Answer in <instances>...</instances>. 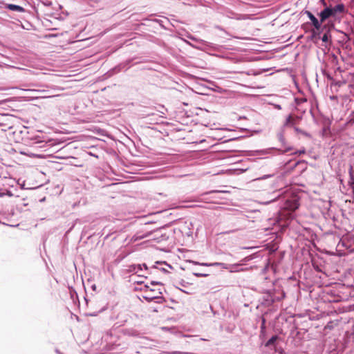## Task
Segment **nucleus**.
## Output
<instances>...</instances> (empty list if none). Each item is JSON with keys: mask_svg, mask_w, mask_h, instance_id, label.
Returning a JSON list of instances; mask_svg holds the SVG:
<instances>
[{"mask_svg": "<svg viewBox=\"0 0 354 354\" xmlns=\"http://www.w3.org/2000/svg\"><path fill=\"white\" fill-rule=\"evenodd\" d=\"M325 8L318 13V16L319 19H322V21L324 22L330 17H335L334 12L332 10V6H327L324 0H320Z\"/></svg>", "mask_w": 354, "mask_h": 354, "instance_id": "1", "label": "nucleus"}, {"mask_svg": "<svg viewBox=\"0 0 354 354\" xmlns=\"http://www.w3.org/2000/svg\"><path fill=\"white\" fill-rule=\"evenodd\" d=\"M160 295H145L143 296V298L147 301H152L153 300H156V302L158 303V304H162L165 299L164 297L160 296Z\"/></svg>", "mask_w": 354, "mask_h": 354, "instance_id": "2", "label": "nucleus"}, {"mask_svg": "<svg viewBox=\"0 0 354 354\" xmlns=\"http://www.w3.org/2000/svg\"><path fill=\"white\" fill-rule=\"evenodd\" d=\"M189 263H193L194 265H200L203 266H221V268L224 269H227L228 266L226 265V263H199L195 261L190 260L189 261Z\"/></svg>", "mask_w": 354, "mask_h": 354, "instance_id": "3", "label": "nucleus"}, {"mask_svg": "<svg viewBox=\"0 0 354 354\" xmlns=\"http://www.w3.org/2000/svg\"><path fill=\"white\" fill-rule=\"evenodd\" d=\"M262 304L266 306H270L273 304V299L271 297V292H268L262 297Z\"/></svg>", "mask_w": 354, "mask_h": 354, "instance_id": "4", "label": "nucleus"}, {"mask_svg": "<svg viewBox=\"0 0 354 354\" xmlns=\"http://www.w3.org/2000/svg\"><path fill=\"white\" fill-rule=\"evenodd\" d=\"M332 10L336 17L338 13H343L345 12V6L343 3H338L334 7H332Z\"/></svg>", "mask_w": 354, "mask_h": 354, "instance_id": "5", "label": "nucleus"}, {"mask_svg": "<svg viewBox=\"0 0 354 354\" xmlns=\"http://www.w3.org/2000/svg\"><path fill=\"white\" fill-rule=\"evenodd\" d=\"M6 8L9 9L10 10L19 12H23L25 11V9L23 7L15 4H6Z\"/></svg>", "mask_w": 354, "mask_h": 354, "instance_id": "6", "label": "nucleus"}, {"mask_svg": "<svg viewBox=\"0 0 354 354\" xmlns=\"http://www.w3.org/2000/svg\"><path fill=\"white\" fill-rule=\"evenodd\" d=\"M271 297L273 299V304L276 301H279L281 299H283L285 297V292H281L280 293L277 295V293L275 292H271Z\"/></svg>", "mask_w": 354, "mask_h": 354, "instance_id": "7", "label": "nucleus"}, {"mask_svg": "<svg viewBox=\"0 0 354 354\" xmlns=\"http://www.w3.org/2000/svg\"><path fill=\"white\" fill-rule=\"evenodd\" d=\"M311 21V23H312V25L314 26V28L319 30L322 28V23H324L323 21H322V19H320L319 20H318L315 16L313 17V18H312L310 19Z\"/></svg>", "mask_w": 354, "mask_h": 354, "instance_id": "8", "label": "nucleus"}, {"mask_svg": "<svg viewBox=\"0 0 354 354\" xmlns=\"http://www.w3.org/2000/svg\"><path fill=\"white\" fill-rule=\"evenodd\" d=\"M278 338H279V337L277 335L272 336L268 340V342L265 344V346L266 347H272V346L274 347L275 342L278 339Z\"/></svg>", "mask_w": 354, "mask_h": 354, "instance_id": "9", "label": "nucleus"}, {"mask_svg": "<svg viewBox=\"0 0 354 354\" xmlns=\"http://www.w3.org/2000/svg\"><path fill=\"white\" fill-rule=\"evenodd\" d=\"M349 174H350V180L348 181V184L352 189V192L354 194V176L353 174V168L351 167L349 169Z\"/></svg>", "mask_w": 354, "mask_h": 354, "instance_id": "10", "label": "nucleus"}, {"mask_svg": "<svg viewBox=\"0 0 354 354\" xmlns=\"http://www.w3.org/2000/svg\"><path fill=\"white\" fill-rule=\"evenodd\" d=\"M228 266L227 270H230V272H239L241 270H243V269H239V267L241 264L235 263V264H226Z\"/></svg>", "mask_w": 354, "mask_h": 354, "instance_id": "11", "label": "nucleus"}, {"mask_svg": "<svg viewBox=\"0 0 354 354\" xmlns=\"http://www.w3.org/2000/svg\"><path fill=\"white\" fill-rule=\"evenodd\" d=\"M294 123H295V120L294 119L292 118V115H289L287 118H286V122L283 126V129H284L285 127H288V126H293L294 125Z\"/></svg>", "mask_w": 354, "mask_h": 354, "instance_id": "12", "label": "nucleus"}, {"mask_svg": "<svg viewBox=\"0 0 354 354\" xmlns=\"http://www.w3.org/2000/svg\"><path fill=\"white\" fill-rule=\"evenodd\" d=\"M162 295V289L160 288H151L149 290V292L147 295Z\"/></svg>", "mask_w": 354, "mask_h": 354, "instance_id": "13", "label": "nucleus"}, {"mask_svg": "<svg viewBox=\"0 0 354 354\" xmlns=\"http://www.w3.org/2000/svg\"><path fill=\"white\" fill-rule=\"evenodd\" d=\"M277 138H278L279 141L281 143L282 146H285L286 140H285V138H284V135H283V128L281 130V131H279L277 133Z\"/></svg>", "mask_w": 354, "mask_h": 354, "instance_id": "14", "label": "nucleus"}, {"mask_svg": "<svg viewBox=\"0 0 354 354\" xmlns=\"http://www.w3.org/2000/svg\"><path fill=\"white\" fill-rule=\"evenodd\" d=\"M335 28V24L333 21H329L326 24L324 25L322 30L327 29L328 32H330V30Z\"/></svg>", "mask_w": 354, "mask_h": 354, "instance_id": "15", "label": "nucleus"}, {"mask_svg": "<svg viewBox=\"0 0 354 354\" xmlns=\"http://www.w3.org/2000/svg\"><path fill=\"white\" fill-rule=\"evenodd\" d=\"M226 16L231 19H241V17H238V15L232 12V11H227L226 12Z\"/></svg>", "mask_w": 354, "mask_h": 354, "instance_id": "16", "label": "nucleus"}, {"mask_svg": "<svg viewBox=\"0 0 354 354\" xmlns=\"http://www.w3.org/2000/svg\"><path fill=\"white\" fill-rule=\"evenodd\" d=\"M330 37H331V36H330V32H326L323 35V36H322V41H323V42L326 43V42H328V41H329V39H330Z\"/></svg>", "mask_w": 354, "mask_h": 354, "instance_id": "17", "label": "nucleus"}, {"mask_svg": "<svg viewBox=\"0 0 354 354\" xmlns=\"http://www.w3.org/2000/svg\"><path fill=\"white\" fill-rule=\"evenodd\" d=\"M150 234H151V232L147 233L146 234H144V235H138V234H136V235L134 236V239H135V241L141 240L142 239L148 237Z\"/></svg>", "mask_w": 354, "mask_h": 354, "instance_id": "18", "label": "nucleus"}, {"mask_svg": "<svg viewBox=\"0 0 354 354\" xmlns=\"http://www.w3.org/2000/svg\"><path fill=\"white\" fill-rule=\"evenodd\" d=\"M266 319L264 317H262L261 319V333H263L266 330Z\"/></svg>", "mask_w": 354, "mask_h": 354, "instance_id": "19", "label": "nucleus"}, {"mask_svg": "<svg viewBox=\"0 0 354 354\" xmlns=\"http://www.w3.org/2000/svg\"><path fill=\"white\" fill-rule=\"evenodd\" d=\"M305 15L308 16L310 20L315 17V15L309 10H305L304 12Z\"/></svg>", "mask_w": 354, "mask_h": 354, "instance_id": "20", "label": "nucleus"}, {"mask_svg": "<svg viewBox=\"0 0 354 354\" xmlns=\"http://www.w3.org/2000/svg\"><path fill=\"white\" fill-rule=\"evenodd\" d=\"M142 270V266L141 265L134 266L133 271L136 273H138L139 271H141Z\"/></svg>", "mask_w": 354, "mask_h": 354, "instance_id": "21", "label": "nucleus"}, {"mask_svg": "<svg viewBox=\"0 0 354 354\" xmlns=\"http://www.w3.org/2000/svg\"><path fill=\"white\" fill-rule=\"evenodd\" d=\"M193 274L196 277H207L208 274H204V273H200V272H193Z\"/></svg>", "mask_w": 354, "mask_h": 354, "instance_id": "22", "label": "nucleus"}, {"mask_svg": "<svg viewBox=\"0 0 354 354\" xmlns=\"http://www.w3.org/2000/svg\"><path fill=\"white\" fill-rule=\"evenodd\" d=\"M151 288H150L148 285H145L144 286L143 288H142L141 290L145 291V294H147L148 292H149V290L151 289Z\"/></svg>", "mask_w": 354, "mask_h": 354, "instance_id": "23", "label": "nucleus"}, {"mask_svg": "<svg viewBox=\"0 0 354 354\" xmlns=\"http://www.w3.org/2000/svg\"><path fill=\"white\" fill-rule=\"evenodd\" d=\"M151 285H152V286H156V285L162 286V283L161 282L152 281H151Z\"/></svg>", "mask_w": 354, "mask_h": 354, "instance_id": "24", "label": "nucleus"}, {"mask_svg": "<svg viewBox=\"0 0 354 354\" xmlns=\"http://www.w3.org/2000/svg\"><path fill=\"white\" fill-rule=\"evenodd\" d=\"M154 268H157V267H156V266H154ZM159 270L160 271H162V272H164V273H168L169 272V271L166 268H159Z\"/></svg>", "mask_w": 354, "mask_h": 354, "instance_id": "25", "label": "nucleus"}, {"mask_svg": "<svg viewBox=\"0 0 354 354\" xmlns=\"http://www.w3.org/2000/svg\"><path fill=\"white\" fill-rule=\"evenodd\" d=\"M156 263H157V264H162V263H164L165 266H167V267H169V268H172V267H171L169 264L167 263L165 261H164V262H159V261H157V262H156Z\"/></svg>", "mask_w": 354, "mask_h": 354, "instance_id": "26", "label": "nucleus"}, {"mask_svg": "<svg viewBox=\"0 0 354 354\" xmlns=\"http://www.w3.org/2000/svg\"><path fill=\"white\" fill-rule=\"evenodd\" d=\"M295 153L299 154V155L304 154V153H305V149L297 151L295 152Z\"/></svg>", "mask_w": 354, "mask_h": 354, "instance_id": "27", "label": "nucleus"}, {"mask_svg": "<svg viewBox=\"0 0 354 354\" xmlns=\"http://www.w3.org/2000/svg\"><path fill=\"white\" fill-rule=\"evenodd\" d=\"M272 176H273V174L265 175V176H262L261 178V179H266L268 178H270V177H272Z\"/></svg>", "mask_w": 354, "mask_h": 354, "instance_id": "28", "label": "nucleus"}, {"mask_svg": "<svg viewBox=\"0 0 354 354\" xmlns=\"http://www.w3.org/2000/svg\"><path fill=\"white\" fill-rule=\"evenodd\" d=\"M187 283H186V282H185V281H182L180 283V286H183V287H185Z\"/></svg>", "mask_w": 354, "mask_h": 354, "instance_id": "29", "label": "nucleus"}, {"mask_svg": "<svg viewBox=\"0 0 354 354\" xmlns=\"http://www.w3.org/2000/svg\"><path fill=\"white\" fill-rule=\"evenodd\" d=\"M176 288L179 289L180 291L183 292H185L186 294H190V292L186 291V290H184L178 287H176Z\"/></svg>", "mask_w": 354, "mask_h": 354, "instance_id": "30", "label": "nucleus"}, {"mask_svg": "<svg viewBox=\"0 0 354 354\" xmlns=\"http://www.w3.org/2000/svg\"><path fill=\"white\" fill-rule=\"evenodd\" d=\"M290 150H291V148L288 147V148H287L286 149L284 150V152H287V151H289Z\"/></svg>", "mask_w": 354, "mask_h": 354, "instance_id": "31", "label": "nucleus"}, {"mask_svg": "<svg viewBox=\"0 0 354 354\" xmlns=\"http://www.w3.org/2000/svg\"><path fill=\"white\" fill-rule=\"evenodd\" d=\"M179 353H180L178 351H174V352H172L171 354H179Z\"/></svg>", "mask_w": 354, "mask_h": 354, "instance_id": "32", "label": "nucleus"}, {"mask_svg": "<svg viewBox=\"0 0 354 354\" xmlns=\"http://www.w3.org/2000/svg\"><path fill=\"white\" fill-rule=\"evenodd\" d=\"M275 107H276L277 109H281V106H280V105H276V106H275Z\"/></svg>", "mask_w": 354, "mask_h": 354, "instance_id": "33", "label": "nucleus"}, {"mask_svg": "<svg viewBox=\"0 0 354 354\" xmlns=\"http://www.w3.org/2000/svg\"><path fill=\"white\" fill-rule=\"evenodd\" d=\"M295 130L298 132H301L298 128H295Z\"/></svg>", "mask_w": 354, "mask_h": 354, "instance_id": "34", "label": "nucleus"}, {"mask_svg": "<svg viewBox=\"0 0 354 354\" xmlns=\"http://www.w3.org/2000/svg\"><path fill=\"white\" fill-rule=\"evenodd\" d=\"M257 153H262V154H264V152H263V151H257Z\"/></svg>", "mask_w": 354, "mask_h": 354, "instance_id": "35", "label": "nucleus"}, {"mask_svg": "<svg viewBox=\"0 0 354 354\" xmlns=\"http://www.w3.org/2000/svg\"><path fill=\"white\" fill-rule=\"evenodd\" d=\"M143 266L145 268V269H147V267L146 264H143Z\"/></svg>", "mask_w": 354, "mask_h": 354, "instance_id": "36", "label": "nucleus"}, {"mask_svg": "<svg viewBox=\"0 0 354 354\" xmlns=\"http://www.w3.org/2000/svg\"><path fill=\"white\" fill-rule=\"evenodd\" d=\"M299 163V162H297V163L295 164V166H297Z\"/></svg>", "mask_w": 354, "mask_h": 354, "instance_id": "37", "label": "nucleus"}, {"mask_svg": "<svg viewBox=\"0 0 354 354\" xmlns=\"http://www.w3.org/2000/svg\"><path fill=\"white\" fill-rule=\"evenodd\" d=\"M185 354H192V353H185Z\"/></svg>", "mask_w": 354, "mask_h": 354, "instance_id": "38", "label": "nucleus"}, {"mask_svg": "<svg viewBox=\"0 0 354 354\" xmlns=\"http://www.w3.org/2000/svg\"><path fill=\"white\" fill-rule=\"evenodd\" d=\"M2 125H3V124H2V123H0V126H2Z\"/></svg>", "mask_w": 354, "mask_h": 354, "instance_id": "39", "label": "nucleus"}]
</instances>
